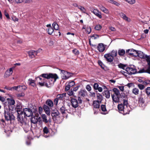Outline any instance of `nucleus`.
Listing matches in <instances>:
<instances>
[{"label":"nucleus","mask_w":150,"mask_h":150,"mask_svg":"<svg viewBox=\"0 0 150 150\" xmlns=\"http://www.w3.org/2000/svg\"><path fill=\"white\" fill-rule=\"evenodd\" d=\"M37 109L33 111L35 116L33 115L32 110L29 108H26L23 110V112L21 110H17V119L18 121V124L23 129L24 131L27 133L29 130L30 126L27 123V119L25 116L29 117L32 116L31 118V130L33 134L36 136L38 134L37 123L38 122V113L36 112Z\"/></svg>","instance_id":"f257e3e1"},{"label":"nucleus","mask_w":150,"mask_h":150,"mask_svg":"<svg viewBox=\"0 0 150 150\" xmlns=\"http://www.w3.org/2000/svg\"><path fill=\"white\" fill-rule=\"evenodd\" d=\"M38 78H39L41 81L45 82V83H47L50 78L53 79L54 80V81L51 80V83L49 82V85H50L53 84L56 80L58 79L59 77L56 74L49 73L42 74L39 76H38Z\"/></svg>","instance_id":"f03ea898"},{"label":"nucleus","mask_w":150,"mask_h":150,"mask_svg":"<svg viewBox=\"0 0 150 150\" xmlns=\"http://www.w3.org/2000/svg\"><path fill=\"white\" fill-rule=\"evenodd\" d=\"M4 115L5 120L8 122L9 121L11 123V122L14 121L15 120V117L12 112H10L7 109L5 110Z\"/></svg>","instance_id":"7ed1b4c3"},{"label":"nucleus","mask_w":150,"mask_h":150,"mask_svg":"<svg viewBox=\"0 0 150 150\" xmlns=\"http://www.w3.org/2000/svg\"><path fill=\"white\" fill-rule=\"evenodd\" d=\"M82 100L80 97L78 96L77 97V99L75 98H72L71 100V105L72 107L75 108H77L79 105L82 103Z\"/></svg>","instance_id":"20e7f679"},{"label":"nucleus","mask_w":150,"mask_h":150,"mask_svg":"<svg viewBox=\"0 0 150 150\" xmlns=\"http://www.w3.org/2000/svg\"><path fill=\"white\" fill-rule=\"evenodd\" d=\"M59 70L61 71V73L63 74V75L62 76V79L67 80L69 77L72 76L73 74L71 73H70L64 70H62L59 69Z\"/></svg>","instance_id":"39448f33"},{"label":"nucleus","mask_w":150,"mask_h":150,"mask_svg":"<svg viewBox=\"0 0 150 150\" xmlns=\"http://www.w3.org/2000/svg\"><path fill=\"white\" fill-rule=\"evenodd\" d=\"M127 72V74L130 75L134 74L137 73V69L134 67H127L125 69Z\"/></svg>","instance_id":"423d86ee"},{"label":"nucleus","mask_w":150,"mask_h":150,"mask_svg":"<svg viewBox=\"0 0 150 150\" xmlns=\"http://www.w3.org/2000/svg\"><path fill=\"white\" fill-rule=\"evenodd\" d=\"M126 53L130 56L136 57L137 55V51L133 49H129L126 50Z\"/></svg>","instance_id":"0eeeda50"},{"label":"nucleus","mask_w":150,"mask_h":150,"mask_svg":"<svg viewBox=\"0 0 150 150\" xmlns=\"http://www.w3.org/2000/svg\"><path fill=\"white\" fill-rule=\"evenodd\" d=\"M90 11L99 18L100 19L102 18V16L101 13L98 10L96 9L91 8Z\"/></svg>","instance_id":"6e6552de"},{"label":"nucleus","mask_w":150,"mask_h":150,"mask_svg":"<svg viewBox=\"0 0 150 150\" xmlns=\"http://www.w3.org/2000/svg\"><path fill=\"white\" fill-rule=\"evenodd\" d=\"M104 57L108 62L111 63L112 62L114 59L112 57L110 53L105 54L104 55Z\"/></svg>","instance_id":"1a4fd4ad"},{"label":"nucleus","mask_w":150,"mask_h":150,"mask_svg":"<svg viewBox=\"0 0 150 150\" xmlns=\"http://www.w3.org/2000/svg\"><path fill=\"white\" fill-rule=\"evenodd\" d=\"M144 73L150 74V67H148L146 68V67L144 68H142L138 71H137V73Z\"/></svg>","instance_id":"9d476101"},{"label":"nucleus","mask_w":150,"mask_h":150,"mask_svg":"<svg viewBox=\"0 0 150 150\" xmlns=\"http://www.w3.org/2000/svg\"><path fill=\"white\" fill-rule=\"evenodd\" d=\"M106 45L102 43H99L97 48L98 51L100 52H103L105 49Z\"/></svg>","instance_id":"9b49d317"},{"label":"nucleus","mask_w":150,"mask_h":150,"mask_svg":"<svg viewBox=\"0 0 150 150\" xmlns=\"http://www.w3.org/2000/svg\"><path fill=\"white\" fill-rule=\"evenodd\" d=\"M47 31L48 32V34L49 35H54L56 36L58 35L57 33H55V32H56V30H54L53 28L52 27H49L48 30L47 29Z\"/></svg>","instance_id":"f8f14e48"},{"label":"nucleus","mask_w":150,"mask_h":150,"mask_svg":"<svg viewBox=\"0 0 150 150\" xmlns=\"http://www.w3.org/2000/svg\"><path fill=\"white\" fill-rule=\"evenodd\" d=\"M13 68H10L9 69L7 70L5 72L4 77V78L8 77L13 73Z\"/></svg>","instance_id":"ddd939ff"},{"label":"nucleus","mask_w":150,"mask_h":150,"mask_svg":"<svg viewBox=\"0 0 150 150\" xmlns=\"http://www.w3.org/2000/svg\"><path fill=\"white\" fill-rule=\"evenodd\" d=\"M37 51L33 50H31L28 52L29 57L31 58L35 57L37 55Z\"/></svg>","instance_id":"4468645a"},{"label":"nucleus","mask_w":150,"mask_h":150,"mask_svg":"<svg viewBox=\"0 0 150 150\" xmlns=\"http://www.w3.org/2000/svg\"><path fill=\"white\" fill-rule=\"evenodd\" d=\"M101 103V101L98 100L93 101V108L100 109V104Z\"/></svg>","instance_id":"2eb2a0df"},{"label":"nucleus","mask_w":150,"mask_h":150,"mask_svg":"<svg viewBox=\"0 0 150 150\" xmlns=\"http://www.w3.org/2000/svg\"><path fill=\"white\" fill-rule=\"evenodd\" d=\"M43 108L45 113L48 115H50V110L49 107L47 105H44L43 106Z\"/></svg>","instance_id":"dca6fc26"},{"label":"nucleus","mask_w":150,"mask_h":150,"mask_svg":"<svg viewBox=\"0 0 150 150\" xmlns=\"http://www.w3.org/2000/svg\"><path fill=\"white\" fill-rule=\"evenodd\" d=\"M59 115L60 113L58 110L55 112H52L51 113V116L53 120H56L57 117H59Z\"/></svg>","instance_id":"f3484780"},{"label":"nucleus","mask_w":150,"mask_h":150,"mask_svg":"<svg viewBox=\"0 0 150 150\" xmlns=\"http://www.w3.org/2000/svg\"><path fill=\"white\" fill-rule=\"evenodd\" d=\"M110 91H112V90L110 91H104L103 93V95L105 96L106 98H109L110 96Z\"/></svg>","instance_id":"a211bd4d"},{"label":"nucleus","mask_w":150,"mask_h":150,"mask_svg":"<svg viewBox=\"0 0 150 150\" xmlns=\"http://www.w3.org/2000/svg\"><path fill=\"white\" fill-rule=\"evenodd\" d=\"M123 97V98H125L124 99H123V104L124 105V107L126 106L125 107H127V105L128 104L127 98V99L126 100L125 94H124L123 95H120V97Z\"/></svg>","instance_id":"6ab92c4d"},{"label":"nucleus","mask_w":150,"mask_h":150,"mask_svg":"<svg viewBox=\"0 0 150 150\" xmlns=\"http://www.w3.org/2000/svg\"><path fill=\"white\" fill-rule=\"evenodd\" d=\"M137 55L136 57L138 56L142 59H144V58L146 57V55L143 52L140 51H137Z\"/></svg>","instance_id":"aec40b11"},{"label":"nucleus","mask_w":150,"mask_h":150,"mask_svg":"<svg viewBox=\"0 0 150 150\" xmlns=\"http://www.w3.org/2000/svg\"><path fill=\"white\" fill-rule=\"evenodd\" d=\"M66 93L58 94L57 96V98L59 100H62L64 99V97L66 96Z\"/></svg>","instance_id":"412c9836"},{"label":"nucleus","mask_w":150,"mask_h":150,"mask_svg":"<svg viewBox=\"0 0 150 150\" xmlns=\"http://www.w3.org/2000/svg\"><path fill=\"white\" fill-rule=\"evenodd\" d=\"M119 95L116 96L115 97V96L114 94H111V96L112 98V100L115 103L118 102L119 101Z\"/></svg>","instance_id":"4be33fe9"},{"label":"nucleus","mask_w":150,"mask_h":150,"mask_svg":"<svg viewBox=\"0 0 150 150\" xmlns=\"http://www.w3.org/2000/svg\"><path fill=\"white\" fill-rule=\"evenodd\" d=\"M125 107L122 104H120L118 105V109L119 112L120 113H122Z\"/></svg>","instance_id":"5701e85b"},{"label":"nucleus","mask_w":150,"mask_h":150,"mask_svg":"<svg viewBox=\"0 0 150 150\" xmlns=\"http://www.w3.org/2000/svg\"><path fill=\"white\" fill-rule=\"evenodd\" d=\"M45 103L47 105H48L49 107H52L53 106V103L50 99L47 100L46 101Z\"/></svg>","instance_id":"b1692460"},{"label":"nucleus","mask_w":150,"mask_h":150,"mask_svg":"<svg viewBox=\"0 0 150 150\" xmlns=\"http://www.w3.org/2000/svg\"><path fill=\"white\" fill-rule=\"evenodd\" d=\"M67 110L64 104L63 105H62V106L61 108H60L59 109L60 112L63 115L66 114L65 111Z\"/></svg>","instance_id":"393cba45"},{"label":"nucleus","mask_w":150,"mask_h":150,"mask_svg":"<svg viewBox=\"0 0 150 150\" xmlns=\"http://www.w3.org/2000/svg\"><path fill=\"white\" fill-rule=\"evenodd\" d=\"M79 93L81 96L84 97L87 95V92L85 89L81 90L80 91Z\"/></svg>","instance_id":"a878e982"},{"label":"nucleus","mask_w":150,"mask_h":150,"mask_svg":"<svg viewBox=\"0 0 150 150\" xmlns=\"http://www.w3.org/2000/svg\"><path fill=\"white\" fill-rule=\"evenodd\" d=\"M28 83L30 85L34 87L36 86V85L35 83V81L34 80H32V79H30L28 81Z\"/></svg>","instance_id":"bb28decb"},{"label":"nucleus","mask_w":150,"mask_h":150,"mask_svg":"<svg viewBox=\"0 0 150 150\" xmlns=\"http://www.w3.org/2000/svg\"><path fill=\"white\" fill-rule=\"evenodd\" d=\"M7 100L8 101V105H14L15 104V101L13 99L8 98L7 99Z\"/></svg>","instance_id":"cd10ccee"},{"label":"nucleus","mask_w":150,"mask_h":150,"mask_svg":"<svg viewBox=\"0 0 150 150\" xmlns=\"http://www.w3.org/2000/svg\"><path fill=\"white\" fill-rule=\"evenodd\" d=\"M101 110L103 112H104L102 114H106L107 113V110L106 108V106L105 105H101Z\"/></svg>","instance_id":"c85d7f7f"},{"label":"nucleus","mask_w":150,"mask_h":150,"mask_svg":"<svg viewBox=\"0 0 150 150\" xmlns=\"http://www.w3.org/2000/svg\"><path fill=\"white\" fill-rule=\"evenodd\" d=\"M52 25L54 30H56V31L58 30L59 26L56 22H54L52 24Z\"/></svg>","instance_id":"c756f323"},{"label":"nucleus","mask_w":150,"mask_h":150,"mask_svg":"<svg viewBox=\"0 0 150 150\" xmlns=\"http://www.w3.org/2000/svg\"><path fill=\"white\" fill-rule=\"evenodd\" d=\"M41 117L42 119V121L45 123H47L48 122V121L47 119V117L46 115L45 114H42L41 115Z\"/></svg>","instance_id":"7c9ffc66"},{"label":"nucleus","mask_w":150,"mask_h":150,"mask_svg":"<svg viewBox=\"0 0 150 150\" xmlns=\"http://www.w3.org/2000/svg\"><path fill=\"white\" fill-rule=\"evenodd\" d=\"M39 85L41 86H45L49 88L50 87L49 86V84H48L47 83H45V82H42V81L39 82L38 83Z\"/></svg>","instance_id":"2f4dec72"},{"label":"nucleus","mask_w":150,"mask_h":150,"mask_svg":"<svg viewBox=\"0 0 150 150\" xmlns=\"http://www.w3.org/2000/svg\"><path fill=\"white\" fill-rule=\"evenodd\" d=\"M129 112L130 110L128 109V107H125L124 108V110L122 114L123 115L128 114H129Z\"/></svg>","instance_id":"473e14b6"},{"label":"nucleus","mask_w":150,"mask_h":150,"mask_svg":"<svg viewBox=\"0 0 150 150\" xmlns=\"http://www.w3.org/2000/svg\"><path fill=\"white\" fill-rule=\"evenodd\" d=\"M118 53L120 56H123L125 53V52L124 49H119L118 51Z\"/></svg>","instance_id":"72a5a7b5"},{"label":"nucleus","mask_w":150,"mask_h":150,"mask_svg":"<svg viewBox=\"0 0 150 150\" xmlns=\"http://www.w3.org/2000/svg\"><path fill=\"white\" fill-rule=\"evenodd\" d=\"M100 9L102 11L105 13L106 14H108L109 13V10L105 7L103 6L101 7L100 8Z\"/></svg>","instance_id":"f704fd0d"},{"label":"nucleus","mask_w":150,"mask_h":150,"mask_svg":"<svg viewBox=\"0 0 150 150\" xmlns=\"http://www.w3.org/2000/svg\"><path fill=\"white\" fill-rule=\"evenodd\" d=\"M112 91L114 93V95H115H115L116 96H117V95H120V91H119L117 88H114L113 89Z\"/></svg>","instance_id":"c9c22d12"},{"label":"nucleus","mask_w":150,"mask_h":150,"mask_svg":"<svg viewBox=\"0 0 150 150\" xmlns=\"http://www.w3.org/2000/svg\"><path fill=\"white\" fill-rule=\"evenodd\" d=\"M139 103H142V104H144L145 103L144 99V98L143 97V95H141L140 97L139 98L138 100Z\"/></svg>","instance_id":"e433bc0d"},{"label":"nucleus","mask_w":150,"mask_h":150,"mask_svg":"<svg viewBox=\"0 0 150 150\" xmlns=\"http://www.w3.org/2000/svg\"><path fill=\"white\" fill-rule=\"evenodd\" d=\"M109 53H110L112 57L114 58V57L117 56V52L116 50H113L111 52Z\"/></svg>","instance_id":"4c0bfd02"},{"label":"nucleus","mask_w":150,"mask_h":150,"mask_svg":"<svg viewBox=\"0 0 150 150\" xmlns=\"http://www.w3.org/2000/svg\"><path fill=\"white\" fill-rule=\"evenodd\" d=\"M145 92L147 96L149 97L150 96V87H148L145 90Z\"/></svg>","instance_id":"58836bf2"},{"label":"nucleus","mask_w":150,"mask_h":150,"mask_svg":"<svg viewBox=\"0 0 150 150\" xmlns=\"http://www.w3.org/2000/svg\"><path fill=\"white\" fill-rule=\"evenodd\" d=\"M97 99L99 100V101H101V103L103 99V97L102 95L100 93H97Z\"/></svg>","instance_id":"ea45409f"},{"label":"nucleus","mask_w":150,"mask_h":150,"mask_svg":"<svg viewBox=\"0 0 150 150\" xmlns=\"http://www.w3.org/2000/svg\"><path fill=\"white\" fill-rule=\"evenodd\" d=\"M132 93L135 95H137L139 94V89L137 88H135L133 89L132 90Z\"/></svg>","instance_id":"a19ab883"},{"label":"nucleus","mask_w":150,"mask_h":150,"mask_svg":"<svg viewBox=\"0 0 150 150\" xmlns=\"http://www.w3.org/2000/svg\"><path fill=\"white\" fill-rule=\"evenodd\" d=\"M110 2L117 6H119L120 5V4L119 3L113 0H110Z\"/></svg>","instance_id":"79ce46f5"},{"label":"nucleus","mask_w":150,"mask_h":150,"mask_svg":"<svg viewBox=\"0 0 150 150\" xmlns=\"http://www.w3.org/2000/svg\"><path fill=\"white\" fill-rule=\"evenodd\" d=\"M119 68L125 70V67L126 66L125 64H123L121 63H120L118 65Z\"/></svg>","instance_id":"37998d69"},{"label":"nucleus","mask_w":150,"mask_h":150,"mask_svg":"<svg viewBox=\"0 0 150 150\" xmlns=\"http://www.w3.org/2000/svg\"><path fill=\"white\" fill-rule=\"evenodd\" d=\"M72 52L75 55H77L79 54V50L76 49H74L73 50Z\"/></svg>","instance_id":"c03bdc74"},{"label":"nucleus","mask_w":150,"mask_h":150,"mask_svg":"<svg viewBox=\"0 0 150 150\" xmlns=\"http://www.w3.org/2000/svg\"><path fill=\"white\" fill-rule=\"evenodd\" d=\"M126 2L130 4H134L136 2L135 0H125Z\"/></svg>","instance_id":"a18cd8bd"},{"label":"nucleus","mask_w":150,"mask_h":150,"mask_svg":"<svg viewBox=\"0 0 150 150\" xmlns=\"http://www.w3.org/2000/svg\"><path fill=\"white\" fill-rule=\"evenodd\" d=\"M78 8L80 9L81 11H82L83 13H85L86 10L83 7L79 6H78Z\"/></svg>","instance_id":"49530a36"},{"label":"nucleus","mask_w":150,"mask_h":150,"mask_svg":"<svg viewBox=\"0 0 150 150\" xmlns=\"http://www.w3.org/2000/svg\"><path fill=\"white\" fill-rule=\"evenodd\" d=\"M138 87L141 90H143L145 88V86L142 84H139L138 85Z\"/></svg>","instance_id":"de8ad7c7"},{"label":"nucleus","mask_w":150,"mask_h":150,"mask_svg":"<svg viewBox=\"0 0 150 150\" xmlns=\"http://www.w3.org/2000/svg\"><path fill=\"white\" fill-rule=\"evenodd\" d=\"M86 32L88 34H90L91 32V28L90 26L87 27L86 28Z\"/></svg>","instance_id":"09e8293b"},{"label":"nucleus","mask_w":150,"mask_h":150,"mask_svg":"<svg viewBox=\"0 0 150 150\" xmlns=\"http://www.w3.org/2000/svg\"><path fill=\"white\" fill-rule=\"evenodd\" d=\"M102 26L100 25H97L95 27V29L96 30H100L102 28Z\"/></svg>","instance_id":"8fccbe9b"},{"label":"nucleus","mask_w":150,"mask_h":150,"mask_svg":"<svg viewBox=\"0 0 150 150\" xmlns=\"http://www.w3.org/2000/svg\"><path fill=\"white\" fill-rule=\"evenodd\" d=\"M43 132L44 134H47L49 132L48 129L46 127H45L43 129Z\"/></svg>","instance_id":"3c124183"},{"label":"nucleus","mask_w":150,"mask_h":150,"mask_svg":"<svg viewBox=\"0 0 150 150\" xmlns=\"http://www.w3.org/2000/svg\"><path fill=\"white\" fill-rule=\"evenodd\" d=\"M93 110L94 111V114H97L98 112L100 110V109L96 108H93Z\"/></svg>","instance_id":"603ef678"},{"label":"nucleus","mask_w":150,"mask_h":150,"mask_svg":"<svg viewBox=\"0 0 150 150\" xmlns=\"http://www.w3.org/2000/svg\"><path fill=\"white\" fill-rule=\"evenodd\" d=\"M99 85L98 83H95L93 85V87L94 89L95 90H97V89L98 88Z\"/></svg>","instance_id":"864d4df0"},{"label":"nucleus","mask_w":150,"mask_h":150,"mask_svg":"<svg viewBox=\"0 0 150 150\" xmlns=\"http://www.w3.org/2000/svg\"><path fill=\"white\" fill-rule=\"evenodd\" d=\"M8 106L9 110L13 111L14 108L15 107L14 105H8Z\"/></svg>","instance_id":"5fc2aeb1"},{"label":"nucleus","mask_w":150,"mask_h":150,"mask_svg":"<svg viewBox=\"0 0 150 150\" xmlns=\"http://www.w3.org/2000/svg\"><path fill=\"white\" fill-rule=\"evenodd\" d=\"M22 106L20 105L17 104L16 107V111L17 112V110H20L21 109Z\"/></svg>","instance_id":"6e6d98bb"},{"label":"nucleus","mask_w":150,"mask_h":150,"mask_svg":"<svg viewBox=\"0 0 150 150\" xmlns=\"http://www.w3.org/2000/svg\"><path fill=\"white\" fill-rule=\"evenodd\" d=\"M20 86H14L12 87H11V91H12L13 90H18V88H20Z\"/></svg>","instance_id":"4d7b16f0"},{"label":"nucleus","mask_w":150,"mask_h":150,"mask_svg":"<svg viewBox=\"0 0 150 150\" xmlns=\"http://www.w3.org/2000/svg\"><path fill=\"white\" fill-rule=\"evenodd\" d=\"M126 86H127L129 88H130L131 87H133L134 86V84L133 83H128L127 85Z\"/></svg>","instance_id":"13d9d810"},{"label":"nucleus","mask_w":150,"mask_h":150,"mask_svg":"<svg viewBox=\"0 0 150 150\" xmlns=\"http://www.w3.org/2000/svg\"><path fill=\"white\" fill-rule=\"evenodd\" d=\"M25 96V94L23 93H20L18 94L17 95V96L18 97H23Z\"/></svg>","instance_id":"bf43d9fd"},{"label":"nucleus","mask_w":150,"mask_h":150,"mask_svg":"<svg viewBox=\"0 0 150 150\" xmlns=\"http://www.w3.org/2000/svg\"><path fill=\"white\" fill-rule=\"evenodd\" d=\"M38 122H39V124L42 126V122L40 117H38Z\"/></svg>","instance_id":"052dcab7"},{"label":"nucleus","mask_w":150,"mask_h":150,"mask_svg":"<svg viewBox=\"0 0 150 150\" xmlns=\"http://www.w3.org/2000/svg\"><path fill=\"white\" fill-rule=\"evenodd\" d=\"M122 18L128 22H129L130 21V19L128 18L126 15H125V16L123 17Z\"/></svg>","instance_id":"680f3d73"},{"label":"nucleus","mask_w":150,"mask_h":150,"mask_svg":"<svg viewBox=\"0 0 150 150\" xmlns=\"http://www.w3.org/2000/svg\"><path fill=\"white\" fill-rule=\"evenodd\" d=\"M15 1L17 4H20L24 2V0H15Z\"/></svg>","instance_id":"e2e57ef3"},{"label":"nucleus","mask_w":150,"mask_h":150,"mask_svg":"<svg viewBox=\"0 0 150 150\" xmlns=\"http://www.w3.org/2000/svg\"><path fill=\"white\" fill-rule=\"evenodd\" d=\"M98 63L102 69H104V67L103 66V63L101 61L99 60L98 61Z\"/></svg>","instance_id":"0e129e2a"},{"label":"nucleus","mask_w":150,"mask_h":150,"mask_svg":"<svg viewBox=\"0 0 150 150\" xmlns=\"http://www.w3.org/2000/svg\"><path fill=\"white\" fill-rule=\"evenodd\" d=\"M19 86H20V88H20L21 89H22L23 90H25L27 88V87L25 85H23V86L19 85Z\"/></svg>","instance_id":"69168bd1"},{"label":"nucleus","mask_w":150,"mask_h":150,"mask_svg":"<svg viewBox=\"0 0 150 150\" xmlns=\"http://www.w3.org/2000/svg\"><path fill=\"white\" fill-rule=\"evenodd\" d=\"M90 96L92 97H95L96 96L95 93L94 92H90Z\"/></svg>","instance_id":"338daca9"},{"label":"nucleus","mask_w":150,"mask_h":150,"mask_svg":"<svg viewBox=\"0 0 150 150\" xmlns=\"http://www.w3.org/2000/svg\"><path fill=\"white\" fill-rule=\"evenodd\" d=\"M86 89L88 91H90L91 89V88L89 85H87L86 86Z\"/></svg>","instance_id":"774afa93"}]
</instances>
